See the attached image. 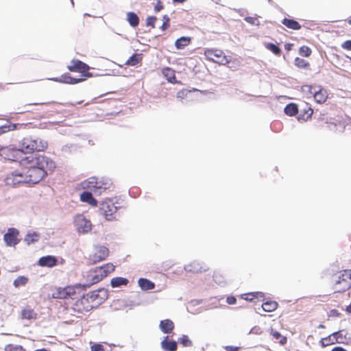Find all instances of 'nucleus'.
Here are the masks:
<instances>
[{
    "label": "nucleus",
    "mask_w": 351,
    "mask_h": 351,
    "mask_svg": "<svg viewBox=\"0 0 351 351\" xmlns=\"http://www.w3.org/2000/svg\"><path fill=\"white\" fill-rule=\"evenodd\" d=\"M20 163L27 165L22 169L25 183L29 184L39 182L47 174V171H51L56 167L52 160L41 154L26 156L21 159Z\"/></svg>",
    "instance_id": "f257e3e1"
},
{
    "label": "nucleus",
    "mask_w": 351,
    "mask_h": 351,
    "mask_svg": "<svg viewBox=\"0 0 351 351\" xmlns=\"http://www.w3.org/2000/svg\"><path fill=\"white\" fill-rule=\"evenodd\" d=\"M47 146L45 141L32 138H24L20 143L19 148L16 149L12 145L2 147L0 145V156L5 159L21 161L22 154H29L34 151H43Z\"/></svg>",
    "instance_id": "f03ea898"
},
{
    "label": "nucleus",
    "mask_w": 351,
    "mask_h": 351,
    "mask_svg": "<svg viewBox=\"0 0 351 351\" xmlns=\"http://www.w3.org/2000/svg\"><path fill=\"white\" fill-rule=\"evenodd\" d=\"M114 270V266L111 263H108L102 267H96L93 270H90L86 275L87 280L89 282L83 286L84 287H88L91 285L99 282Z\"/></svg>",
    "instance_id": "7ed1b4c3"
},
{
    "label": "nucleus",
    "mask_w": 351,
    "mask_h": 351,
    "mask_svg": "<svg viewBox=\"0 0 351 351\" xmlns=\"http://www.w3.org/2000/svg\"><path fill=\"white\" fill-rule=\"evenodd\" d=\"M333 289L335 292H341L351 287V270H344L332 276Z\"/></svg>",
    "instance_id": "20e7f679"
},
{
    "label": "nucleus",
    "mask_w": 351,
    "mask_h": 351,
    "mask_svg": "<svg viewBox=\"0 0 351 351\" xmlns=\"http://www.w3.org/2000/svg\"><path fill=\"white\" fill-rule=\"evenodd\" d=\"M206 59L221 65H226L231 62V59L225 56L223 51L217 49H207L204 51Z\"/></svg>",
    "instance_id": "39448f33"
},
{
    "label": "nucleus",
    "mask_w": 351,
    "mask_h": 351,
    "mask_svg": "<svg viewBox=\"0 0 351 351\" xmlns=\"http://www.w3.org/2000/svg\"><path fill=\"white\" fill-rule=\"evenodd\" d=\"M74 226L80 234H86L92 229L90 221L86 219L83 215H77L74 217Z\"/></svg>",
    "instance_id": "423d86ee"
},
{
    "label": "nucleus",
    "mask_w": 351,
    "mask_h": 351,
    "mask_svg": "<svg viewBox=\"0 0 351 351\" xmlns=\"http://www.w3.org/2000/svg\"><path fill=\"white\" fill-rule=\"evenodd\" d=\"M100 210L102 215L107 221H114L117 219L118 215L117 207L110 201L104 202L101 204Z\"/></svg>",
    "instance_id": "0eeeda50"
},
{
    "label": "nucleus",
    "mask_w": 351,
    "mask_h": 351,
    "mask_svg": "<svg viewBox=\"0 0 351 351\" xmlns=\"http://www.w3.org/2000/svg\"><path fill=\"white\" fill-rule=\"evenodd\" d=\"M6 185L14 186L21 184H25L23 169H16L10 172L5 178Z\"/></svg>",
    "instance_id": "6e6552de"
},
{
    "label": "nucleus",
    "mask_w": 351,
    "mask_h": 351,
    "mask_svg": "<svg viewBox=\"0 0 351 351\" xmlns=\"http://www.w3.org/2000/svg\"><path fill=\"white\" fill-rule=\"evenodd\" d=\"M109 254L108 249L103 245H95L89 259L93 263H97L104 260Z\"/></svg>",
    "instance_id": "1a4fd4ad"
},
{
    "label": "nucleus",
    "mask_w": 351,
    "mask_h": 351,
    "mask_svg": "<svg viewBox=\"0 0 351 351\" xmlns=\"http://www.w3.org/2000/svg\"><path fill=\"white\" fill-rule=\"evenodd\" d=\"M93 308V305L88 301V297L83 296L77 300L73 306L74 312L79 313H85L90 311Z\"/></svg>",
    "instance_id": "9d476101"
},
{
    "label": "nucleus",
    "mask_w": 351,
    "mask_h": 351,
    "mask_svg": "<svg viewBox=\"0 0 351 351\" xmlns=\"http://www.w3.org/2000/svg\"><path fill=\"white\" fill-rule=\"evenodd\" d=\"M19 231L14 228H10L3 235V241L7 246L12 247L16 245L20 240L18 239Z\"/></svg>",
    "instance_id": "9b49d317"
},
{
    "label": "nucleus",
    "mask_w": 351,
    "mask_h": 351,
    "mask_svg": "<svg viewBox=\"0 0 351 351\" xmlns=\"http://www.w3.org/2000/svg\"><path fill=\"white\" fill-rule=\"evenodd\" d=\"M75 294V287H66L64 288H57L52 293V298L56 299H65L71 298Z\"/></svg>",
    "instance_id": "f8f14e48"
},
{
    "label": "nucleus",
    "mask_w": 351,
    "mask_h": 351,
    "mask_svg": "<svg viewBox=\"0 0 351 351\" xmlns=\"http://www.w3.org/2000/svg\"><path fill=\"white\" fill-rule=\"evenodd\" d=\"M81 185L82 189L90 190L95 193H101L102 189L105 190L106 189V186L102 187L100 183H99L95 178H90L87 180L82 182Z\"/></svg>",
    "instance_id": "ddd939ff"
},
{
    "label": "nucleus",
    "mask_w": 351,
    "mask_h": 351,
    "mask_svg": "<svg viewBox=\"0 0 351 351\" xmlns=\"http://www.w3.org/2000/svg\"><path fill=\"white\" fill-rule=\"evenodd\" d=\"M308 93L313 95L315 101L318 104L326 101L328 97L326 90L319 87H311Z\"/></svg>",
    "instance_id": "4468645a"
},
{
    "label": "nucleus",
    "mask_w": 351,
    "mask_h": 351,
    "mask_svg": "<svg viewBox=\"0 0 351 351\" xmlns=\"http://www.w3.org/2000/svg\"><path fill=\"white\" fill-rule=\"evenodd\" d=\"M68 69L71 71H80L84 73L86 72L89 69V66L80 60H73L71 62V64L68 66Z\"/></svg>",
    "instance_id": "2eb2a0df"
},
{
    "label": "nucleus",
    "mask_w": 351,
    "mask_h": 351,
    "mask_svg": "<svg viewBox=\"0 0 351 351\" xmlns=\"http://www.w3.org/2000/svg\"><path fill=\"white\" fill-rule=\"evenodd\" d=\"M57 258L53 256H46L41 257L38 261L39 265L42 267H52L56 265Z\"/></svg>",
    "instance_id": "dca6fc26"
},
{
    "label": "nucleus",
    "mask_w": 351,
    "mask_h": 351,
    "mask_svg": "<svg viewBox=\"0 0 351 351\" xmlns=\"http://www.w3.org/2000/svg\"><path fill=\"white\" fill-rule=\"evenodd\" d=\"M184 269L187 271L190 272H202V271H206L207 269L206 266L203 267L199 262L193 261L191 263L186 265Z\"/></svg>",
    "instance_id": "f3484780"
},
{
    "label": "nucleus",
    "mask_w": 351,
    "mask_h": 351,
    "mask_svg": "<svg viewBox=\"0 0 351 351\" xmlns=\"http://www.w3.org/2000/svg\"><path fill=\"white\" fill-rule=\"evenodd\" d=\"M80 200L94 206L97 204V201L93 197V195L90 191L83 192L80 195Z\"/></svg>",
    "instance_id": "a211bd4d"
},
{
    "label": "nucleus",
    "mask_w": 351,
    "mask_h": 351,
    "mask_svg": "<svg viewBox=\"0 0 351 351\" xmlns=\"http://www.w3.org/2000/svg\"><path fill=\"white\" fill-rule=\"evenodd\" d=\"M159 327L163 333H169L173 330L174 324L171 320L165 319L160 322Z\"/></svg>",
    "instance_id": "6ab92c4d"
},
{
    "label": "nucleus",
    "mask_w": 351,
    "mask_h": 351,
    "mask_svg": "<svg viewBox=\"0 0 351 351\" xmlns=\"http://www.w3.org/2000/svg\"><path fill=\"white\" fill-rule=\"evenodd\" d=\"M138 284L141 289L143 291L153 289L155 287V284L153 282L143 278H141L138 279Z\"/></svg>",
    "instance_id": "aec40b11"
},
{
    "label": "nucleus",
    "mask_w": 351,
    "mask_h": 351,
    "mask_svg": "<svg viewBox=\"0 0 351 351\" xmlns=\"http://www.w3.org/2000/svg\"><path fill=\"white\" fill-rule=\"evenodd\" d=\"M167 337L161 342V347L166 351H176L177 349V343L174 341H167Z\"/></svg>",
    "instance_id": "412c9836"
},
{
    "label": "nucleus",
    "mask_w": 351,
    "mask_h": 351,
    "mask_svg": "<svg viewBox=\"0 0 351 351\" xmlns=\"http://www.w3.org/2000/svg\"><path fill=\"white\" fill-rule=\"evenodd\" d=\"M51 80L53 81H56V82H63V83H66V84H77V83L82 81V79L73 78L69 75H63L61 77L60 79L52 78Z\"/></svg>",
    "instance_id": "4be33fe9"
},
{
    "label": "nucleus",
    "mask_w": 351,
    "mask_h": 351,
    "mask_svg": "<svg viewBox=\"0 0 351 351\" xmlns=\"http://www.w3.org/2000/svg\"><path fill=\"white\" fill-rule=\"evenodd\" d=\"M39 239H40V235L38 233H37L36 232H29L26 234V236L24 239V241L27 245H30L32 243H34L38 241Z\"/></svg>",
    "instance_id": "5701e85b"
},
{
    "label": "nucleus",
    "mask_w": 351,
    "mask_h": 351,
    "mask_svg": "<svg viewBox=\"0 0 351 351\" xmlns=\"http://www.w3.org/2000/svg\"><path fill=\"white\" fill-rule=\"evenodd\" d=\"M127 21L133 27H136L139 23L138 16L133 12H129L127 13Z\"/></svg>",
    "instance_id": "b1692460"
},
{
    "label": "nucleus",
    "mask_w": 351,
    "mask_h": 351,
    "mask_svg": "<svg viewBox=\"0 0 351 351\" xmlns=\"http://www.w3.org/2000/svg\"><path fill=\"white\" fill-rule=\"evenodd\" d=\"M37 314L34 312V310L29 308H25L21 312V317L23 319H36Z\"/></svg>",
    "instance_id": "393cba45"
},
{
    "label": "nucleus",
    "mask_w": 351,
    "mask_h": 351,
    "mask_svg": "<svg viewBox=\"0 0 351 351\" xmlns=\"http://www.w3.org/2000/svg\"><path fill=\"white\" fill-rule=\"evenodd\" d=\"M190 41L189 37L183 36L176 40L175 46L178 49H183L190 43Z\"/></svg>",
    "instance_id": "a878e982"
},
{
    "label": "nucleus",
    "mask_w": 351,
    "mask_h": 351,
    "mask_svg": "<svg viewBox=\"0 0 351 351\" xmlns=\"http://www.w3.org/2000/svg\"><path fill=\"white\" fill-rule=\"evenodd\" d=\"M278 306V304L275 301H268L262 304V308L265 312H273Z\"/></svg>",
    "instance_id": "bb28decb"
},
{
    "label": "nucleus",
    "mask_w": 351,
    "mask_h": 351,
    "mask_svg": "<svg viewBox=\"0 0 351 351\" xmlns=\"http://www.w3.org/2000/svg\"><path fill=\"white\" fill-rule=\"evenodd\" d=\"M128 283V280L122 277H116L111 280V286L112 287H119L121 285H126Z\"/></svg>",
    "instance_id": "cd10ccee"
},
{
    "label": "nucleus",
    "mask_w": 351,
    "mask_h": 351,
    "mask_svg": "<svg viewBox=\"0 0 351 351\" xmlns=\"http://www.w3.org/2000/svg\"><path fill=\"white\" fill-rule=\"evenodd\" d=\"M337 343V338L335 337V332L330 335L327 337L322 338L321 340V343L322 346L326 347L331 344H334Z\"/></svg>",
    "instance_id": "c85d7f7f"
},
{
    "label": "nucleus",
    "mask_w": 351,
    "mask_h": 351,
    "mask_svg": "<svg viewBox=\"0 0 351 351\" xmlns=\"http://www.w3.org/2000/svg\"><path fill=\"white\" fill-rule=\"evenodd\" d=\"M282 23L286 27L292 29H299L300 28V24L292 19H284Z\"/></svg>",
    "instance_id": "c756f323"
},
{
    "label": "nucleus",
    "mask_w": 351,
    "mask_h": 351,
    "mask_svg": "<svg viewBox=\"0 0 351 351\" xmlns=\"http://www.w3.org/2000/svg\"><path fill=\"white\" fill-rule=\"evenodd\" d=\"M142 60L141 54L135 53L132 56L125 62L128 66H136Z\"/></svg>",
    "instance_id": "7c9ffc66"
},
{
    "label": "nucleus",
    "mask_w": 351,
    "mask_h": 351,
    "mask_svg": "<svg viewBox=\"0 0 351 351\" xmlns=\"http://www.w3.org/2000/svg\"><path fill=\"white\" fill-rule=\"evenodd\" d=\"M335 337L337 340V343H347V332L344 330H339L335 332Z\"/></svg>",
    "instance_id": "2f4dec72"
},
{
    "label": "nucleus",
    "mask_w": 351,
    "mask_h": 351,
    "mask_svg": "<svg viewBox=\"0 0 351 351\" xmlns=\"http://www.w3.org/2000/svg\"><path fill=\"white\" fill-rule=\"evenodd\" d=\"M284 112L289 116H293L298 112V106L295 104H289L285 108Z\"/></svg>",
    "instance_id": "473e14b6"
},
{
    "label": "nucleus",
    "mask_w": 351,
    "mask_h": 351,
    "mask_svg": "<svg viewBox=\"0 0 351 351\" xmlns=\"http://www.w3.org/2000/svg\"><path fill=\"white\" fill-rule=\"evenodd\" d=\"M270 334L272 335L273 338L276 340H278L280 344L283 345L287 342V338L282 336L281 334L278 331H276L274 329H271Z\"/></svg>",
    "instance_id": "72a5a7b5"
},
{
    "label": "nucleus",
    "mask_w": 351,
    "mask_h": 351,
    "mask_svg": "<svg viewBox=\"0 0 351 351\" xmlns=\"http://www.w3.org/2000/svg\"><path fill=\"white\" fill-rule=\"evenodd\" d=\"M162 73L169 82H173V80H175V73L173 69L170 68H166L163 69Z\"/></svg>",
    "instance_id": "f704fd0d"
},
{
    "label": "nucleus",
    "mask_w": 351,
    "mask_h": 351,
    "mask_svg": "<svg viewBox=\"0 0 351 351\" xmlns=\"http://www.w3.org/2000/svg\"><path fill=\"white\" fill-rule=\"evenodd\" d=\"M28 282V278L23 276H20L17 277L13 282V285L15 287H19L20 286L25 285Z\"/></svg>",
    "instance_id": "c9c22d12"
},
{
    "label": "nucleus",
    "mask_w": 351,
    "mask_h": 351,
    "mask_svg": "<svg viewBox=\"0 0 351 351\" xmlns=\"http://www.w3.org/2000/svg\"><path fill=\"white\" fill-rule=\"evenodd\" d=\"M213 278L215 282L219 285L223 286L226 284V281L224 280L223 276L221 275L219 273H215Z\"/></svg>",
    "instance_id": "e433bc0d"
},
{
    "label": "nucleus",
    "mask_w": 351,
    "mask_h": 351,
    "mask_svg": "<svg viewBox=\"0 0 351 351\" xmlns=\"http://www.w3.org/2000/svg\"><path fill=\"white\" fill-rule=\"evenodd\" d=\"M16 124H10L8 125H5L0 126V135L3 133H5L6 132L14 130L16 129Z\"/></svg>",
    "instance_id": "4c0bfd02"
},
{
    "label": "nucleus",
    "mask_w": 351,
    "mask_h": 351,
    "mask_svg": "<svg viewBox=\"0 0 351 351\" xmlns=\"http://www.w3.org/2000/svg\"><path fill=\"white\" fill-rule=\"evenodd\" d=\"M5 351H25L23 348L21 346L18 345H7L5 348Z\"/></svg>",
    "instance_id": "58836bf2"
},
{
    "label": "nucleus",
    "mask_w": 351,
    "mask_h": 351,
    "mask_svg": "<svg viewBox=\"0 0 351 351\" xmlns=\"http://www.w3.org/2000/svg\"><path fill=\"white\" fill-rule=\"evenodd\" d=\"M267 48L276 55H278L280 53V49L273 43L267 44Z\"/></svg>",
    "instance_id": "ea45409f"
},
{
    "label": "nucleus",
    "mask_w": 351,
    "mask_h": 351,
    "mask_svg": "<svg viewBox=\"0 0 351 351\" xmlns=\"http://www.w3.org/2000/svg\"><path fill=\"white\" fill-rule=\"evenodd\" d=\"M99 290H97V291H92V292L88 293L85 297H88V301H90V300L91 301H95L97 299L99 298Z\"/></svg>",
    "instance_id": "a19ab883"
},
{
    "label": "nucleus",
    "mask_w": 351,
    "mask_h": 351,
    "mask_svg": "<svg viewBox=\"0 0 351 351\" xmlns=\"http://www.w3.org/2000/svg\"><path fill=\"white\" fill-rule=\"evenodd\" d=\"M179 341L184 346H192L191 341L189 339L188 336L183 335L179 340Z\"/></svg>",
    "instance_id": "79ce46f5"
},
{
    "label": "nucleus",
    "mask_w": 351,
    "mask_h": 351,
    "mask_svg": "<svg viewBox=\"0 0 351 351\" xmlns=\"http://www.w3.org/2000/svg\"><path fill=\"white\" fill-rule=\"evenodd\" d=\"M162 20L163 23L161 26V29L164 31L169 27L170 19L167 15H164L162 17Z\"/></svg>",
    "instance_id": "37998d69"
},
{
    "label": "nucleus",
    "mask_w": 351,
    "mask_h": 351,
    "mask_svg": "<svg viewBox=\"0 0 351 351\" xmlns=\"http://www.w3.org/2000/svg\"><path fill=\"white\" fill-rule=\"evenodd\" d=\"M295 64L296 66H298V67H301V68L305 67L307 64L305 60L300 58H296L295 59Z\"/></svg>",
    "instance_id": "c03bdc74"
},
{
    "label": "nucleus",
    "mask_w": 351,
    "mask_h": 351,
    "mask_svg": "<svg viewBox=\"0 0 351 351\" xmlns=\"http://www.w3.org/2000/svg\"><path fill=\"white\" fill-rule=\"evenodd\" d=\"M191 93L190 90H182L181 91L178 92L177 93V97L180 98L181 99H184V97H187L188 95Z\"/></svg>",
    "instance_id": "a18cd8bd"
},
{
    "label": "nucleus",
    "mask_w": 351,
    "mask_h": 351,
    "mask_svg": "<svg viewBox=\"0 0 351 351\" xmlns=\"http://www.w3.org/2000/svg\"><path fill=\"white\" fill-rule=\"evenodd\" d=\"M156 21V16H148L147 18L146 25L147 26H152V27H154V23Z\"/></svg>",
    "instance_id": "49530a36"
},
{
    "label": "nucleus",
    "mask_w": 351,
    "mask_h": 351,
    "mask_svg": "<svg viewBox=\"0 0 351 351\" xmlns=\"http://www.w3.org/2000/svg\"><path fill=\"white\" fill-rule=\"evenodd\" d=\"M245 21L252 25H258V21L257 19L254 18V17H250V16L245 17Z\"/></svg>",
    "instance_id": "de8ad7c7"
},
{
    "label": "nucleus",
    "mask_w": 351,
    "mask_h": 351,
    "mask_svg": "<svg viewBox=\"0 0 351 351\" xmlns=\"http://www.w3.org/2000/svg\"><path fill=\"white\" fill-rule=\"evenodd\" d=\"M99 298L100 300H105L108 297L107 291L105 289H99Z\"/></svg>",
    "instance_id": "09e8293b"
},
{
    "label": "nucleus",
    "mask_w": 351,
    "mask_h": 351,
    "mask_svg": "<svg viewBox=\"0 0 351 351\" xmlns=\"http://www.w3.org/2000/svg\"><path fill=\"white\" fill-rule=\"evenodd\" d=\"M341 47L345 49L351 50V40H348L343 43L341 44Z\"/></svg>",
    "instance_id": "8fccbe9b"
},
{
    "label": "nucleus",
    "mask_w": 351,
    "mask_h": 351,
    "mask_svg": "<svg viewBox=\"0 0 351 351\" xmlns=\"http://www.w3.org/2000/svg\"><path fill=\"white\" fill-rule=\"evenodd\" d=\"M91 351H104V348L100 344H94L91 346Z\"/></svg>",
    "instance_id": "3c124183"
},
{
    "label": "nucleus",
    "mask_w": 351,
    "mask_h": 351,
    "mask_svg": "<svg viewBox=\"0 0 351 351\" xmlns=\"http://www.w3.org/2000/svg\"><path fill=\"white\" fill-rule=\"evenodd\" d=\"M162 8H163V5H162V3L160 1H158L157 4L154 7V11L156 12H158L160 11Z\"/></svg>",
    "instance_id": "603ef678"
},
{
    "label": "nucleus",
    "mask_w": 351,
    "mask_h": 351,
    "mask_svg": "<svg viewBox=\"0 0 351 351\" xmlns=\"http://www.w3.org/2000/svg\"><path fill=\"white\" fill-rule=\"evenodd\" d=\"M236 298L233 296H230V297H228L227 298V300H226V302L229 304H234L236 303Z\"/></svg>",
    "instance_id": "864d4df0"
},
{
    "label": "nucleus",
    "mask_w": 351,
    "mask_h": 351,
    "mask_svg": "<svg viewBox=\"0 0 351 351\" xmlns=\"http://www.w3.org/2000/svg\"><path fill=\"white\" fill-rule=\"evenodd\" d=\"M300 53L302 56L306 57L307 56V47H302L300 48Z\"/></svg>",
    "instance_id": "5fc2aeb1"
},
{
    "label": "nucleus",
    "mask_w": 351,
    "mask_h": 351,
    "mask_svg": "<svg viewBox=\"0 0 351 351\" xmlns=\"http://www.w3.org/2000/svg\"><path fill=\"white\" fill-rule=\"evenodd\" d=\"M332 351H347V350L341 347H335L332 350Z\"/></svg>",
    "instance_id": "6e6d98bb"
},
{
    "label": "nucleus",
    "mask_w": 351,
    "mask_h": 351,
    "mask_svg": "<svg viewBox=\"0 0 351 351\" xmlns=\"http://www.w3.org/2000/svg\"><path fill=\"white\" fill-rule=\"evenodd\" d=\"M298 119L299 121H302V122L306 121L304 117H298Z\"/></svg>",
    "instance_id": "4d7b16f0"
},
{
    "label": "nucleus",
    "mask_w": 351,
    "mask_h": 351,
    "mask_svg": "<svg viewBox=\"0 0 351 351\" xmlns=\"http://www.w3.org/2000/svg\"><path fill=\"white\" fill-rule=\"evenodd\" d=\"M347 311L350 313H351V304H350L347 308H346Z\"/></svg>",
    "instance_id": "13d9d810"
},
{
    "label": "nucleus",
    "mask_w": 351,
    "mask_h": 351,
    "mask_svg": "<svg viewBox=\"0 0 351 351\" xmlns=\"http://www.w3.org/2000/svg\"><path fill=\"white\" fill-rule=\"evenodd\" d=\"M173 1L175 2H178V3H183L186 0H173Z\"/></svg>",
    "instance_id": "bf43d9fd"
},
{
    "label": "nucleus",
    "mask_w": 351,
    "mask_h": 351,
    "mask_svg": "<svg viewBox=\"0 0 351 351\" xmlns=\"http://www.w3.org/2000/svg\"><path fill=\"white\" fill-rule=\"evenodd\" d=\"M233 63L234 64V67H237L238 66V61H237L236 60L233 61Z\"/></svg>",
    "instance_id": "052dcab7"
},
{
    "label": "nucleus",
    "mask_w": 351,
    "mask_h": 351,
    "mask_svg": "<svg viewBox=\"0 0 351 351\" xmlns=\"http://www.w3.org/2000/svg\"><path fill=\"white\" fill-rule=\"evenodd\" d=\"M255 294H256L257 295H260L261 296H263V293H261V292H256V293H254Z\"/></svg>",
    "instance_id": "680f3d73"
},
{
    "label": "nucleus",
    "mask_w": 351,
    "mask_h": 351,
    "mask_svg": "<svg viewBox=\"0 0 351 351\" xmlns=\"http://www.w3.org/2000/svg\"><path fill=\"white\" fill-rule=\"evenodd\" d=\"M244 299L246 300H249V301H252L253 300V298H251V297H249V298H245Z\"/></svg>",
    "instance_id": "e2e57ef3"
},
{
    "label": "nucleus",
    "mask_w": 351,
    "mask_h": 351,
    "mask_svg": "<svg viewBox=\"0 0 351 351\" xmlns=\"http://www.w3.org/2000/svg\"><path fill=\"white\" fill-rule=\"evenodd\" d=\"M244 299L246 300H249V301H252L253 300V298H251V297H249V298H245Z\"/></svg>",
    "instance_id": "0e129e2a"
},
{
    "label": "nucleus",
    "mask_w": 351,
    "mask_h": 351,
    "mask_svg": "<svg viewBox=\"0 0 351 351\" xmlns=\"http://www.w3.org/2000/svg\"><path fill=\"white\" fill-rule=\"evenodd\" d=\"M237 350H238V348H231V351H236Z\"/></svg>",
    "instance_id": "69168bd1"
},
{
    "label": "nucleus",
    "mask_w": 351,
    "mask_h": 351,
    "mask_svg": "<svg viewBox=\"0 0 351 351\" xmlns=\"http://www.w3.org/2000/svg\"><path fill=\"white\" fill-rule=\"evenodd\" d=\"M308 111H311L310 115H311L313 113V110L311 108H308Z\"/></svg>",
    "instance_id": "338daca9"
},
{
    "label": "nucleus",
    "mask_w": 351,
    "mask_h": 351,
    "mask_svg": "<svg viewBox=\"0 0 351 351\" xmlns=\"http://www.w3.org/2000/svg\"><path fill=\"white\" fill-rule=\"evenodd\" d=\"M348 23H349L350 25H351V20H349V21H348Z\"/></svg>",
    "instance_id": "774afa93"
}]
</instances>
